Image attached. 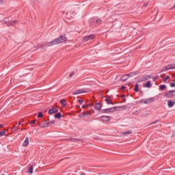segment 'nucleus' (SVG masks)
<instances>
[{
    "mask_svg": "<svg viewBox=\"0 0 175 175\" xmlns=\"http://www.w3.org/2000/svg\"><path fill=\"white\" fill-rule=\"evenodd\" d=\"M73 76H75V72H72L70 75V77H73Z\"/></svg>",
    "mask_w": 175,
    "mask_h": 175,
    "instance_id": "obj_34",
    "label": "nucleus"
},
{
    "mask_svg": "<svg viewBox=\"0 0 175 175\" xmlns=\"http://www.w3.org/2000/svg\"><path fill=\"white\" fill-rule=\"evenodd\" d=\"M16 23H17V21H14L12 22H10L9 21H8L7 18H5L3 21V24H5V25H14V24H16Z\"/></svg>",
    "mask_w": 175,
    "mask_h": 175,
    "instance_id": "obj_6",
    "label": "nucleus"
},
{
    "mask_svg": "<svg viewBox=\"0 0 175 175\" xmlns=\"http://www.w3.org/2000/svg\"><path fill=\"white\" fill-rule=\"evenodd\" d=\"M82 107H83V109H88V107H90V105H84Z\"/></svg>",
    "mask_w": 175,
    "mask_h": 175,
    "instance_id": "obj_31",
    "label": "nucleus"
},
{
    "mask_svg": "<svg viewBox=\"0 0 175 175\" xmlns=\"http://www.w3.org/2000/svg\"><path fill=\"white\" fill-rule=\"evenodd\" d=\"M6 134V131H1L0 132V136H5V135Z\"/></svg>",
    "mask_w": 175,
    "mask_h": 175,
    "instance_id": "obj_29",
    "label": "nucleus"
},
{
    "mask_svg": "<svg viewBox=\"0 0 175 175\" xmlns=\"http://www.w3.org/2000/svg\"><path fill=\"white\" fill-rule=\"evenodd\" d=\"M154 102V98H150L146 100L142 99L139 103H145V105H148V103H152Z\"/></svg>",
    "mask_w": 175,
    "mask_h": 175,
    "instance_id": "obj_3",
    "label": "nucleus"
},
{
    "mask_svg": "<svg viewBox=\"0 0 175 175\" xmlns=\"http://www.w3.org/2000/svg\"><path fill=\"white\" fill-rule=\"evenodd\" d=\"M147 5H148L147 3L144 5V8H147Z\"/></svg>",
    "mask_w": 175,
    "mask_h": 175,
    "instance_id": "obj_39",
    "label": "nucleus"
},
{
    "mask_svg": "<svg viewBox=\"0 0 175 175\" xmlns=\"http://www.w3.org/2000/svg\"><path fill=\"white\" fill-rule=\"evenodd\" d=\"M35 122H36V121H35V120H31V121L30 122V124H35Z\"/></svg>",
    "mask_w": 175,
    "mask_h": 175,
    "instance_id": "obj_35",
    "label": "nucleus"
},
{
    "mask_svg": "<svg viewBox=\"0 0 175 175\" xmlns=\"http://www.w3.org/2000/svg\"><path fill=\"white\" fill-rule=\"evenodd\" d=\"M28 172L29 173H30V174H32V173H33V166L29 167L28 169Z\"/></svg>",
    "mask_w": 175,
    "mask_h": 175,
    "instance_id": "obj_20",
    "label": "nucleus"
},
{
    "mask_svg": "<svg viewBox=\"0 0 175 175\" xmlns=\"http://www.w3.org/2000/svg\"><path fill=\"white\" fill-rule=\"evenodd\" d=\"M121 90H122V91L124 90H125V87H124V86H122V87H121Z\"/></svg>",
    "mask_w": 175,
    "mask_h": 175,
    "instance_id": "obj_36",
    "label": "nucleus"
},
{
    "mask_svg": "<svg viewBox=\"0 0 175 175\" xmlns=\"http://www.w3.org/2000/svg\"><path fill=\"white\" fill-rule=\"evenodd\" d=\"M87 92H88V91H87V90H85V89H81V90H78L75 91L72 93V95H79L80 94H85Z\"/></svg>",
    "mask_w": 175,
    "mask_h": 175,
    "instance_id": "obj_4",
    "label": "nucleus"
},
{
    "mask_svg": "<svg viewBox=\"0 0 175 175\" xmlns=\"http://www.w3.org/2000/svg\"><path fill=\"white\" fill-rule=\"evenodd\" d=\"M96 23L97 24H100V23H102V19H100V18L96 19Z\"/></svg>",
    "mask_w": 175,
    "mask_h": 175,
    "instance_id": "obj_28",
    "label": "nucleus"
},
{
    "mask_svg": "<svg viewBox=\"0 0 175 175\" xmlns=\"http://www.w3.org/2000/svg\"><path fill=\"white\" fill-rule=\"evenodd\" d=\"M81 175H85L84 174H81Z\"/></svg>",
    "mask_w": 175,
    "mask_h": 175,
    "instance_id": "obj_43",
    "label": "nucleus"
},
{
    "mask_svg": "<svg viewBox=\"0 0 175 175\" xmlns=\"http://www.w3.org/2000/svg\"><path fill=\"white\" fill-rule=\"evenodd\" d=\"M54 124H55V121L51 120V122H49L48 123H45L44 125H46V126H50V125H54Z\"/></svg>",
    "mask_w": 175,
    "mask_h": 175,
    "instance_id": "obj_16",
    "label": "nucleus"
},
{
    "mask_svg": "<svg viewBox=\"0 0 175 175\" xmlns=\"http://www.w3.org/2000/svg\"><path fill=\"white\" fill-rule=\"evenodd\" d=\"M148 79H150V77L148 75L142 77L138 79L137 83H143V81H146V80H148Z\"/></svg>",
    "mask_w": 175,
    "mask_h": 175,
    "instance_id": "obj_9",
    "label": "nucleus"
},
{
    "mask_svg": "<svg viewBox=\"0 0 175 175\" xmlns=\"http://www.w3.org/2000/svg\"><path fill=\"white\" fill-rule=\"evenodd\" d=\"M88 114H90L89 112H87V111L83 112V113L81 115V117H85V116H88Z\"/></svg>",
    "mask_w": 175,
    "mask_h": 175,
    "instance_id": "obj_24",
    "label": "nucleus"
},
{
    "mask_svg": "<svg viewBox=\"0 0 175 175\" xmlns=\"http://www.w3.org/2000/svg\"><path fill=\"white\" fill-rule=\"evenodd\" d=\"M109 96H107L105 98V102H107V105H113V103H111V100H109Z\"/></svg>",
    "mask_w": 175,
    "mask_h": 175,
    "instance_id": "obj_18",
    "label": "nucleus"
},
{
    "mask_svg": "<svg viewBox=\"0 0 175 175\" xmlns=\"http://www.w3.org/2000/svg\"><path fill=\"white\" fill-rule=\"evenodd\" d=\"M55 113H58V108L53 107L49 110V114H55Z\"/></svg>",
    "mask_w": 175,
    "mask_h": 175,
    "instance_id": "obj_10",
    "label": "nucleus"
},
{
    "mask_svg": "<svg viewBox=\"0 0 175 175\" xmlns=\"http://www.w3.org/2000/svg\"><path fill=\"white\" fill-rule=\"evenodd\" d=\"M135 75H136L135 72H130V73L127 74L128 77H132V76H135Z\"/></svg>",
    "mask_w": 175,
    "mask_h": 175,
    "instance_id": "obj_25",
    "label": "nucleus"
},
{
    "mask_svg": "<svg viewBox=\"0 0 175 175\" xmlns=\"http://www.w3.org/2000/svg\"><path fill=\"white\" fill-rule=\"evenodd\" d=\"M28 144H29V138L26 137V139H25V141L23 143V146L24 147H27V146H28Z\"/></svg>",
    "mask_w": 175,
    "mask_h": 175,
    "instance_id": "obj_13",
    "label": "nucleus"
},
{
    "mask_svg": "<svg viewBox=\"0 0 175 175\" xmlns=\"http://www.w3.org/2000/svg\"><path fill=\"white\" fill-rule=\"evenodd\" d=\"M142 95H143V92H141Z\"/></svg>",
    "mask_w": 175,
    "mask_h": 175,
    "instance_id": "obj_42",
    "label": "nucleus"
},
{
    "mask_svg": "<svg viewBox=\"0 0 175 175\" xmlns=\"http://www.w3.org/2000/svg\"><path fill=\"white\" fill-rule=\"evenodd\" d=\"M60 103H62L63 106H66V104H65V99L60 100Z\"/></svg>",
    "mask_w": 175,
    "mask_h": 175,
    "instance_id": "obj_26",
    "label": "nucleus"
},
{
    "mask_svg": "<svg viewBox=\"0 0 175 175\" xmlns=\"http://www.w3.org/2000/svg\"><path fill=\"white\" fill-rule=\"evenodd\" d=\"M78 102L80 105H83V103H84L83 100H78Z\"/></svg>",
    "mask_w": 175,
    "mask_h": 175,
    "instance_id": "obj_32",
    "label": "nucleus"
},
{
    "mask_svg": "<svg viewBox=\"0 0 175 175\" xmlns=\"http://www.w3.org/2000/svg\"><path fill=\"white\" fill-rule=\"evenodd\" d=\"M62 117V114L61 113H57L55 115V118H58L59 120Z\"/></svg>",
    "mask_w": 175,
    "mask_h": 175,
    "instance_id": "obj_19",
    "label": "nucleus"
},
{
    "mask_svg": "<svg viewBox=\"0 0 175 175\" xmlns=\"http://www.w3.org/2000/svg\"><path fill=\"white\" fill-rule=\"evenodd\" d=\"M101 108H102V106L100 105V103H97L96 104V106H95V109L96 110H100Z\"/></svg>",
    "mask_w": 175,
    "mask_h": 175,
    "instance_id": "obj_17",
    "label": "nucleus"
},
{
    "mask_svg": "<svg viewBox=\"0 0 175 175\" xmlns=\"http://www.w3.org/2000/svg\"><path fill=\"white\" fill-rule=\"evenodd\" d=\"M18 126H20V125H21V123L19 122V123L18 124Z\"/></svg>",
    "mask_w": 175,
    "mask_h": 175,
    "instance_id": "obj_40",
    "label": "nucleus"
},
{
    "mask_svg": "<svg viewBox=\"0 0 175 175\" xmlns=\"http://www.w3.org/2000/svg\"><path fill=\"white\" fill-rule=\"evenodd\" d=\"M122 99L123 100H125V96L123 95V96H122Z\"/></svg>",
    "mask_w": 175,
    "mask_h": 175,
    "instance_id": "obj_37",
    "label": "nucleus"
},
{
    "mask_svg": "<svg viewBox=\"0 0 175 175\" xmlns=\"http://www.w3.org/2000/svg\"><path fill=\"white\" fill-rule=\"evenodd\" d=\"M175 105V101H173L172 100H167V106L168 107H173V106Z\"/></svg>",
    "mask_w": 175,
    "mask_h": 175,
    "instance_id": "obj_11",
    "label": "nucleus"
},
{
    "mask_svg": "<svg viewBox=\"0 0 175 175\" xmlns=\"http://www.w3.org/2000/svg\"><path fill=\"white\" fill-rule=\"evenodd\" d=\"M175 69V64H168L163 68L161 72H166V70H170Z\"/></svg>",
    "mask_w": 175,
    "mask_h": 175,
    "instance_id": "obj_2",
    "label": "nucleus"
},
{
    "mask_svg": "<svg viewBox=\"0 0 175 175\" xmlns=\"http://www.w3.org/2000/svg\"><path fill=\"white\" fill-rule=\"evenodd\" d=\"M95 38V36L90 35V36H86L83 38V42H88V40H92V39Z\"/></svg>",
    "mask_w": 175,
    "mask_h": 175,
    "instance_id": "obj_7",
    "label": "nucleus"
},
{
    "mask_svg": "<svg viewBox=\"0 0 175 175\" xmlns=\"http://www.w3.org/2000/svg\"><path fill=\"white\" fill-rule=\"evenodd\" d=\"M134 91H135V92H139V85L137 83H136L135 85Z\"/></svg>",
    "mask_w": 175,
    "mask_h": 175,
    "instance_id": "obj_22",
    "label": "nucleus"
},
{
    "mask_svg": "<svg viewBox=\"0 0 175 175\" xmlns=\"http://www.w3.org/2000/svg\"><path fill=\"white\" fill-rule=\"evenodd\" d=\"M170 87H172V88L175 87V83H171Z\"/></svg>",
    "mask_w": 175,
    "mask_h": 175,
    "instance_id": "obj_33",
    "label": "nucleus"
},
{
    "mask_svg": "<svg viewBox=\"0 0 175 175\" xmlns=\"http://www.w3.org/2000/svg\"><path fill=\"white\" fill-rule=\"evenodd\" d=\"M175 92V90H171L168 92L165 93V96H167L170 99H172L174 96V94H173Z\"/></svg>",
    "mask_w": 175,
    "mask_h": 175,
    "instance_id": "obj_8",
    "label": "nucleus"
},
{
    "mask_svg": "<svg viewBox=\"0 0 175 175\" xmlns=\"http://www.w3.org/2000/svg\"><path fill=\"white\" fill-rule=\"evenodd\" d=\"M38 117L39 118H42V117H43V113H42V112H39V113H38Z\"/></svg>",
    "mask_w": 175,
    "mask_h": 175,
    "instance_id": "obj_30",
    "label": "nucleus"
},
{
    "mask_svg": "<svg viewBox=\"0 0 175 175\" xmlns=\"http://www.w3.org/2000/svg\"><path fill=\"white\" fill-rule=\"evenodd\" d=\"M2 126H3V125H2V124H0V128H2Z\"/></svg>",
    "mask_w": 175,
    "mask_h": 175,
    "instance_id": "obj_41",
    "label": "nucleus"
},
{
    "mask_svg": "<svg viewBox=\"0 0 175 175\" xmlns=\"http://www.w3.org/2000/svg\"><path fill=\"white\" fill-rule=\"evenodd\" d=\"M3 3V0H0V5H2V3Z\"/></svg>",
    "mask_w": 175,
    "mask_h": 175,
    "instance_id": "obj_38",
    "label": "nucleus"
},
{
    "mask_svg": "<svg viewBox=\"0 0 175 175\" xmlns=\"http://www.w3.org/2000/svg\"><path fill=\"white\" fill-rule=\"evenodd\" d=\"M64 42H66V37L65 35H63L49 42L45 43L44 46H46V47H50L51 46H55V44H61V43H64Z\"/></svg>",
    "mask_w": 175,
    "mask_h": 175,
    "instance_id": "obj_1",
    "label": "nucleus"
},
{
    "mask_svg": "<svg viewBox=\"0 0 175 175\" xmlns=\"http://www.w3.org/2000/svg\"><path fill=\"white\" fill-rule=\"evenodd\" d=\"M144 87L146 88H150V87H151V81H148L146 83L144 84Z\"/></svg>",
    "mask_w": 175,
    "mask_h": 175,
    "instance_id": "obj_15",
    "label": "nucleus"
},
{
    "mask_svg": "<svg viewBox=\"0 0 175 175\" xmlns=\"http://www.w3.org/2000/svg\"><path fill=\"white\" fill-rule=\"evenodd\" d=\"M36 1H39V0H36Z\"/></svg>",
    "mask_w": 175,
    "mask_h": 175,
    "instance_id": "obj_44",
    "label": "nucleus"
},
{
    "mask_svg": "<svg viewBox=\"0 0 175 175\" xmlns=\"http://www.w3.org/2000/svg\"><path fill=\"white\" fill-rule=\"evenodd\" d=\"M129 79V77H128V75H122L121 77H120V80L122 81H126V79Z\"/></svg>",
    "mask_w": 175,
    "mask_h": 175,
    "instance_id": "obj_14",
    "label": "nucleus"
},
{
    "mask_svg": "<svg viewBox=\"0 0 175 175\" xmlns=\"http://www.w3.org/2000/svg\"><path fill=\"white\" fill-rule=\"evenodd\" d=\"M131 133H132V131H124V132L122 133L121 135H131Z\"/></svg>",
    "mask_w": 175,
    "mask_h": 175,
    "instance_id": "obj_21",
    "label": "nucleus"
},
{
    "mask_svg": "<svg viewBox=\"0 0 175 175\" xmlns=\"http://www.w3.org/2000/svg\"><path fill=\"white\" fill-rule=\"evenodd\" d=\"M160 90L161 91H163V90H165L166 88V85H160Z\"/></svg>",
    "mask_w": 175,
    "mask_h": 175,
    "instance_id": "obj_23",
    "label": "nucleus"
},
{
    "mask_svg": "<svg viewBox=\"0 0 175 175\" xmlns=\"http://www.w3.org/2000/svg\"><path fill=\"white\" fill-rule=\"evenodd\" d=\"M100 120H101V121H104L105 122H107V121H109V120H110V117L109 116H101V117H100Z\"/></svg>",
    "mask_w": 175,
    "mask_h": 175,
    "instance_id": "obj_12",
    "label": "nucleus"
},
{
    "mask_svg": "<svg viewBox=\"0 0 175 175\" xmlns=\"http://www.w3.org/2000/svg\"><path fill=\"white\" fill-rule=\"evenodd\" d=\"M116 107H111L109 109H102L101 111L102 113H104L105 114H107V113H113V111H114V110H116Z\"/></svg>",
    "mask_w": 175,
    "mask_h": 175,
    "instance_id": "obj_5",
    "label": "nucleus"
},
{
    "mask_svg": "<svg viewBox=\"0 0 175 175\" xmlns=\"http://www.w3.org/2000/svg\"><path fill=\"white\" fill-rule=\"evenodd\" d=\"M169 79H170V77L167 75L165 78L163 79V81L166 83V80H169Z\"/></svg>",
    "mask_w": 175,
    "mask_h": 175,
    "instance_id": "obj_27",
    "label": "nucleus"
}]
</instances>
